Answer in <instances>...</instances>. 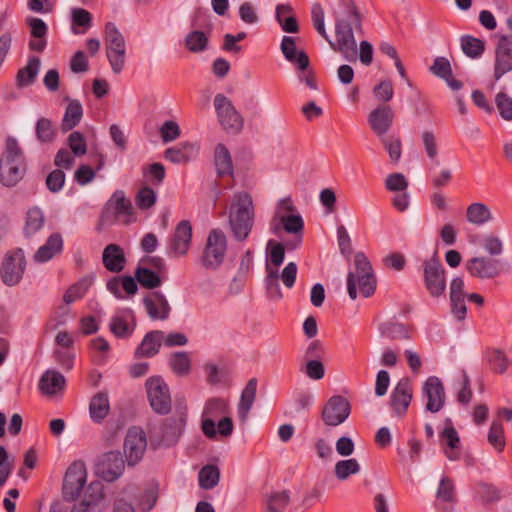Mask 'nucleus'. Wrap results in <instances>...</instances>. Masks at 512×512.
<instances>
[{
    "label": "nucleus",
    "instance_id": "obj_1",
    "mask_svg": "<svg viewBox=\"0 0 512 512\" xmlns=\"http://www.w3.org/2000/svg\"><path fill=\"white\" fill-rule=\"evenodd\" d=\"M333 14L335 17V42L331 41L326 33L324 10L320 3H314L311 8L313 26L329 42L334 51L339 52L345 60L356 62L357 42L354 31L363 32V17L354 0H339L338 8L334 10Z\"/></svg>",
    "mask_w": 512,
    "mask_h": 512
},
{
    "label": "nucleus",
    "instance_id": "obj_2",
    "mask_svg": "<svg viewBox=\"0 0 512 512\" xmlns=\"http://www.w3.org/2000/svg\"><path fill=\"white\" fill-rule=\"evenodd\" d=\"M26 161L18 141L11 136L6 138L5 151L0 159V183L5 187L16 186L24 177Z\"/></svg>",
    "mask_w": 512,
    "mask_h": 512
},
{
    "label": "nucleus",
    "instance_id": "obj_3",
    "mask_svg": "<svg viewBox=\"0 0 512 512\" xmlns=\"http://www.w3.org/2000/svg\"><path fill=\"white\" fill-rule=\"evenodd\" d=\"M229 225L237 241L242 242L248 238L254 225V207L247 192L234 195L229 211Z\"/></svg>",
    "mask_w": 512,
    "mask_h": 512
},
{
    "label": "nucleus",
    "instance_id": "obj_4",
    "mask_svg": "<svg viewBox=\"0 0 512 512\" xmlns=\"http://www.w3.org/2000/svg\"><path fill=\"white\" fill-rule=\"evenodd\" d=\"M355 272L347 274V291L352 300L357 298V286L361 295L365 298L375 293L377 279L372 265L363 252H357L354 256Z\"/></svg>",
    "mask_w": 512,
    "mask_h": 512
},
{
    "label": "nucleus",
    "instance_id": "obj_5",
    "mask_svg": "<svg viewBox=\"0 0 512 512\" xmlns=\"http://www.w3.org/2000/svg\"><path fill=\"white\" fill-rule=\"evenodd\" d=\"M27 267V259L22 248H14L6 252L0 264V279L8 287L18 285L23 279Z\"/></svg>",
    "mask_w": 512,
    "mask_h": 512
},
{
    "label": "nucleus",
    "instance_id": "obj_6",
    "mask_svg": "<svg viewBox=\"0 0 512 512\" xmlns=\"http://www.w3.org/2000/svg\"><path fill=\"white\" fill-rule=\"evenodd\" d=\"M423 285L433 298H439L446 291V270L435 254L422 262Z\"/></svg>",
    "mask_w": 512,
    "mask_h": 512
},
{
    "label": "nucleus",
    "instance_id": "obj_7",
    "mask_svg": "<svg viewBox=\"0 0 512 512\" xmlns=\"http://www.w3.org/2000/svg\"><path fill=\"white\" fill-rule=\"evenodd\" d=\"M227 251V239L223 231L213 229L210 231L200 263L206 270H217L224 261Z\"/></svg>",
    "mask_w": 512,
    "mask_h": 512
},
{
    "label": "nucleus",
    "instance_id": "obj_8",
    "mask_svg": "<svg viewBox=\"0 0 512 512\" xmlns=\"http://www.w3.org/2000/svg\"><path fill=\"white\" fill-rule=\"evenodd\" d=\"M105 48L112 71L119 74L125 65V40L112 22L105 25Z\"/></svg>",
    "mask_w": 512,
    "mask_h": 512
},
{
    "label": "nucleus",
    "instance_id": "obj_9",
    "mask_svg": "<svg viewBox=\"0 0 512 512\" xmlns=\"http://www.w3.org/2000/svg\"><path fill=\"white\" fill-rule=\"evenodd\" d=\"M214 107L219 123L226 132L239 134L242 131L244 119L228 97L222 93L216 94Z\"/></svg>",
    "mask_w": 512,
    "mask_h": 512
},
{
    "label": "nucleus",
    "instance_id": "obj_10",
    "mask_svg": "<svg viewBox=\"0 0 512 512\" xmlns=\"http://www.w3.org/2000/svg\"><path fill=\"white\" fill-rule=\"evenodd\" d=\"M146 392L152 410L159 415H167L171 411L172 401L168 385L159 376L146 380Z\"/></svg>",
    "mask_w": 512,
    "mask_h": 512
},
{
    "label": "nucleus",
    "instance_id": "obj_11",
    "mask_svg": "<svg viewBox=\"0 0 512 512\" xmlns=\"http://www.w3.org/2000/svg\"><path fill=\"white\" fill-rule=\"evenodd\" d=\"M175 411L162 424V439L169 445L176 444L183 434L188 416V408L183 399H176Z\"/></svg>",
    "mask_w": 512,
    "mask_h": 512
},
{
    "label": "nucleus",
    "instance_id": "obj_12",
    "mask_svg": "<svg viewBox=\"0 0 512 512\" xmlns=\"http://www.w3.org/2000/svg\"><path fill=\"white\" fill-rule=\"evenodd\" d=\"M133 215V206L129 199L125 197L122 190H116L110 199L104 205L100 215V221L104 224H110L117 221L121 216H126L124 224L130 223V217Z\"/></svg>",
    "mask_w": 512,
    "mask_h": 512
},
{
    "label": "nucleus",
    "instance_id": "obj_13",
    "mask_svg": "<svg viewBox=\"0 0 512 512\" xmlns=\"http://www.w3.org/2000/svg\"><path fill=\"white\" fill-rule=\"evenodd\" d=\"M87 472L83 462H73L65 473L62 486L63 499L72 502L81 494L86 484Z\"/></svg>",
    "mask_w": 512,
    "mask_h": 512
},
{
    "label": "nucleus",
    "instance_id": "obj_14",
    "mask_svg": "<svg viewBox=\"0 0 512 512\" xmlns=\"http://www.w3.org/2000/svg\"><path fill=\"white\" fill-rule=\"evenodd\" d=\"M123 448L128 465L135 466L138 464L147 448V438L144 430L140 427L129 428Z\"/></svg>",
    "mask_w": 512,
    "mask_h": 512
},
{
    "label": "nucleus",
    "instance_id": "obj_15",
    "mask_svg": "<svg viewBox=\"0 0 512 512\" xmlns=\"http://www.w3.org/2000/svg\"><path fill=\"white\" fill-rule=\"evenodd\" d=\"M509 72H512V37L502 35L499 37L494 49V81H499Z\"/></svg>",
    "mask_w": 512,
    "mask_h": 512
},
{
    "label": "nucleus",
    "instance_id": "obj_16",
    "mask_svg": "<svg viewBox=\"0 0 512 512\" xmlns=\"http://www.w3.org/2000/svg\"><path fill=\"white\" fill-rule=\"evenodd\" d=\"M351 405L341 395H334L326 402L322 409L321 418L327 426H338L350 415Z\"/></svg>",
    "mask_w": 512,
    "mask_h": 512
},
{
    "label": "nucleus",
    "instance_id": "obj_17",
    "mask_svg": "<svg viewBox=\"0 0 512 512\" xmlns=\"http://www.w3.org/2000/svg\"><path fill=\"white\" fill-rule=\"evenodd\" d=\"M125 460L119 451L104 453L98 460L96 472L99 477L107 482H114L124 472Z\"/></svg>",
    "mask_w": 512,
    "mask_h": 512
},
{
    "label": "nucleus",
    "instance_id": "obj_18",
    "mask_svg": "<svg viewBox=\"0 0 512 512\" xmlns=\"http://www.w3.org/2000/svg\"><path fill=\"white\" fill-rule=\"evenodd\" d=\"M468 273L478 279H494L501 274L500 260L486 256L472 257L465 263Z\"/></svg>",
    "mask_w": 512,
    "mask_h": 512
},
{
    "label": "nucleus",
    "instance_id": "obj_19",
    "mask_svg": "<svg viewBox=\"0 0 512 512\" xmlns=\"http://www.w3.org/2000/svg\"><path fill=\"white\" fill-rule=\"evenodd\" d=\"M395 118V113L390 105L380 104L370 111L367 116V122L370 129L378 137H385L391 129Z\"/></svg>",
    "mask_w": 512,
    "mask_h": 512
},
{
    "label": "nucleus",
    "instance_id": "obj_20",
    "mask_svg": "<svg viewBox=\"0 0 512 512\" xmlns=\"http://www.w3.org/2000/svg\"><path fill=\"white\" fill-rule=\"evenodd\" d=\"M413 397L411 381L408 377L401 378L390 395V406L397 417H404Z\"/></svg>",
    "mask_w": 512,
    "mask_h": 512
},
{
    "label": "nucleus",
    "instance_id": "obj_21",
    "mask_svg": "<svg viewBox=\"0 0 512 512\" xmlns=\"http://www.w3.org/2000/svg\"><path fill=\"white\" fill-rule=\"evenodd\" d=\"M422 392L427 402L425 410L438 413L445 404L446 394L442 381L436 376H430L423 384Z\"/></svg>",
    "mask_w": 512,
    "mask_h": 512
},
{
    "label": "nucleus",
    "instance_id": "obj_22",
    "mask_svg": "<svg viewBox=\"0 0 512 512\" xmlns=\"http://www.w3.org/2000/svg\"><path fill=\"white\" fill-rule=\"evenodd\" d=\"M192 231L190 221H180L169 240L168 254L177 257L186 255L191 245Z\"/></svg>",
    "mask_w": 512,
    "mask_h": 512
},
{
    "label": "nucleus",
    "instance_id": "obj_23",
    "mask_svg": "<svg viewBox=\"0 0 512 512\" xmlns=\"http://www.w3.org/2000/svg\"><path fill=\"white\" fill-rule=\"evenodd\" d=\"M284 58L294 64L300 71H307L310 65L309 56L304 50L297 51L294 37L284 36L280 45Z\"/></svg>",
    "mask_w": 512,
    "mask_h": 512
},
{
    "label": "nucleus",
    "instance_id": "obj_24",
    "mask_svg": "<svg viewBox=\"0 0 512 512\" xmlns=\"http://www.w3.org/2000/svg\"><path fill=\"white\" fill-rule=\"evenodd\" d=\"M198 153L199 146L196 143L186 141L167 148L164 157L173 164H186L196 158Z\"/></svg>",
    "mask_w": 512,
    "mask_h": 512
},
{
    "label": "nucleus",
    "instance_id": "obj_25",
    "mask_svg": "<svg viewBox=\"0 0 512 512\" xmlns=\"http://www.w3.org/2000/svg\"><path fill=\"white\" fill-rule=\"evenodd\" d=\"M26 23L30 28V35L32 37L28 44L29 49L38 53L43 52L47 46V24L37 17H28Z\"/></svg>",
    "mask_w": 512,
    "mask_h": 512
},
{
    "label": "nucleus",
    "instance_id": "obj_26",
    "mask_svg": "<svg viewBox=\"0 0 512 512\" xmlns=\"http://www.w3.org/2000/svg\"><path fill=\"white\" fill-rule=\"evenodd\" d=\"M102 262L109 272L123 271L127 262L123 248L118 244H108L103 250Z\"/></svg>",
    "mask_w": 512,
    "mask_h": 512
},
{
    "label": "nucleus",
    "instance_id": "obj_27",
    "mask_svg": "<svg viewBox=\"0 0 512 512\" xmlns=\"http://www.w3.org/2000/svg\"><path fill=\"white\" fill-rule=\"evenodd\" d=\"M164 333L160 330H153L145 334L141 343L135 349L134 357L135 358H150L156 355L161 347V342L163 340Z\"/></svg>",
    "mask_w": 512,
    "mask_h": 512
},
{
    "label": "nucleus",
    "instance_id": "obj_28",
    "mask_svg": "<svg viewBox=\"0 0 512 512\" xmlns=\"http://www.w3.org/2000/svg\"><path fill=\"white\" fill-rule=\"evenodd\" d=\"M65 385V377L56 370L45 371L39 380V390L42 394L49 396L64 390Z\"/></svg>",
    "mask_w": 512,
    "mask_h": 512
},
{
    "label": "nucleus",
    "instance_id": "obj_29",
    "mask_svg": "<svg viewBox=\"0 0 512 512\" xmlns=\"http://www.w3.org/2000/svg\"><path fill=\"white\" fill-rule=\"evenodd\" d=\"M62 248L63 240L61 235L59 233H53L48 237L45 244L37 249L33 255V260L37 263L47 262L56 254L60 253Z\"/></svg>",
    "mask_w": 512,
    "mask_h": 512
},
{
    "label": "nucleus",
    "instance_id": "obj_30",
    "mask_svg": "<svg viewBox=\"0 0 512 512\" xmlns=\"http://www.w3.org/2000/svg\"><path fill=\"white\" fill-rule=\"evenodd\" d=\"M257 379L251 378L243 389L237 406L238 418L242 423L248 419L249 412L256 398Z\"/></svg>",
    "mask_w": 512,
    "mask_h": 512
},
{
    "label": "nucleus",
    "instance_id": "obj_31",
    "mask_svg": "<svg viewBox=\"0 0 512 512\" xmlns=\"http://www.w3.org/2000/svg\"><path fill=\"white\" fill-rule=\"evenodd\" d=\"M154 298L159 303L161 311L158 310L155 300L151 296H145L143 298V304L147 310V313L151 319L165 320L168 318L170 313V305L162 292L156 291L153 293Z\"/></svg>",
    "mask_w": 512,
    "mask_h": 512
},
{
    "label": "nucleus",
    "instance_id": "obj_32",
    "mask_svg": "<svg viewBox=\"0 0 512 512\" xmlns=\"http://www.w3.org/2000/svg\"><path fill=\"white\" fill-rule=\"evenodd\" d=\"M68 101V105L65 109V113L61 122V130L68 132L76 127L83 116V108L81 103L76 99H70L68 96L64 98Z\"/></svg>",
    "mask_w": 512,
    "mask_h": 512
},
{
    "label": "nucleus",
    "instance_id": "obj_33",
    "mask_svg": "<svg viewBox=\"0 0 512 512\" xmlns=\"http://www.w3.org/2000/svg\"><path fill=\"white\" fill-rule=\"evenodd\" d=\"M45 224L43 211L38 206L29 208L25 216L23 234L26 238L34 236Z\"/></svg>",
    "mask_w": 512,
    "mask_h": 512
},
{
    "label": "nucleus",
    "instance_id": "obj_34",
    "mask_svg": "<svg viewBox=\"0 0 512 512\" xmlns=\"http://www.w3.org/2000/svg\"><path fill=\"white\" fill-rule=\"evenodd\" d=\"M110 411L109 399L106 393L98 392L89 404V413L95 423H102Z\"/></svg>",
    "mask_w": 512,
    "mask_h": 512
},
{
    "label": "nucleus",
    "instance_id": "obj_35",
    "mask_svg": "<svg viewBox=\"0 0 512 512\" xmlns=\"http://www.w3.org/2000/svg\"><path fill=\"white\" fill-rule=\"evenodd\" d=\"M214 164L219 177L233 174V163L230 152L222 143L217 144L215 147Z\"/></svg>",
    "mask_w": 512,
    "mask_h": 512
},
{
    "label": "nucleus",
    "instance_id": "obj_36",
    "mask_svg": "<svg viewBox=\"0 0 512 512\" xmlns=\"http://www.w3.org/2000/svg\"><path fill=\"white\" fill-rule=\"evenodd\" d=\"M127 314L130 315L132 324L130 325L122 316H113L109 325L110 331L117 338L130 337L136 327L134 312L132 309H126Z\"/></svg>",
    "mask_w": 512,
    "mask_h": 512
},
{
    "label": "nucleus",
    "instance_id": "obj_37",
    "mask_svg": "<svg viewBox=\"0 0 512 512\" xmlns=\"http://www.w3.org/2000/svg\"><path fill=\"white\" fill-rule=\"evenodd\" d=\"M40 59L36 56L30 57L27 65L18 70L16 76V84L18 87L23 88L30 86L34 83L36 76L40 69Z\"/></svg>",
    "mask_w": 512,
    "mask_h": 512
},
{
    "label": "nucleus",
    "instance_id": "obj_38",
    "mask_svg": "<svg viewBox=\"0 0 512 512\" xmlns=\"http://www.w3.org/2000/svg\"><path fill=\"white\" fill-rule=\"evenodd\" d=\"M489 207L481 202L471 203L466 209V219L469 223L481 226L492 220Z\"/></svg>",
    "mask_w": 512,
    "mask_h": 512
},
{
    "label": "nucleus",
    "instance_id": "obj_39",
    "mask_svg": "<svg viewBox=\"0 0 512 512\" xmlns=\"http://www.w3.org/2000/svg\"><path fill=\"white\" fill-rule=\"evenodd\" d=\"M94 281L93 275H86L76 283L70 285L63 295V301L71 304L84 297Z\"/></svg>",
    "mask_w": 512,
    "mask_h": 512
},
{
    "label": "nucleus",
    "instance_id": "obj_40",
    "mask_svg": "<svg viewBox=\"0 0 512 512\" xmlns=\"http://www.w3.org/2000/svg\"><path fill=\"white\" fill-rule=\"evenodd\" d=\"M463 53L471 58H480L485 52V42L471 35H463L460 39Z\"/></svg>",
    "mask_w": 512,
    "mask_h": 512
},
{
    "label": "nucleus",
    "instance_id": "obj_41",
    "mask_svg": "<svg viewBox=\"0 0 512 512\" xmlns=\"http://www.w3.org/2000/svg\"><path fill=\"white\" fill-rule=\"evenodd\" d=\"M135 278L146 289H155L162 284L159 274L147 267L138 266L135 270Z\"/></svg>",
    "mask_w": 512,
    "mask_h": 512
},
{
    "label": "nucleus",
    "instance_id": "obj_42",
    "mask_svg": "<svg viewBox=\"0 0 512 512\" xmlns=\"http://www.w3.org/2000/svg\"><path fill=\"white\" fill-rule=\"evenodd\" d=\"M487 360L490 369L498 374H504L510 364L507 355L499 348L489 349L487 351Z\"/></svg>",
    "mask_w": 512,
    "mask_h": 512
},
{
    "label": "nucleus",
    "instance_id": "obj_43",
    "mask_svg": "<svg viewBox=\"0 0 512 512\" xmlns=\"http://www.w3.org/2000/svg\"><path fill=\"white\" fill-rule=\"evenodd\" d=\"M220 479V470L215 465H205L201 468L198 474L199 486L202 489L214 488Z\"/></svg>",
    "mask_w": 512,
    "mask_h": 512
},
{
    "label": "nucleus",
    "instance_id": "obj_44",
    "mask_svg": "<svg viewBox=\"0 0 512 512\" xmlns=\"http://www.w3.org/2000/svg\"><path fill=\"white\" fill-rule=\"evenodd\" d=\"M169 365L172 371L178 376H185L191 370V360L189 354L185 351L174 352L169 359Z\"/></svg>",
    "mask_w": 512,
    "mask_h": 512
},
{
    "label": "nucleus",
    "instance_id": "obj_45",
    "mask_svg": "<svg viewBox=\"0 0 512 512\" xmlns=\"http://www.w3.org/2000/svg\"><path fill=\"white\" fill-rule=\"evenodd\" d=\"M209 37L203 31L194 30L185 37V46L192 53H199L207 49Z\"/></svg>",
    "mask_w": 512,
    "mask_h": 512
},
{
    "label": "nucleus",
    "instance_id": "obj_46",
    "mask_svg": "<svg viewBox=\"0 0 512 512\" xmlns=\"http://www.w3.org/2000/svg\"><path fill=\"white\" fill-rule=\"evenodd\" d=\"M360 471V465L355 458L340 460L335 464L334 473L338 480L344 481L349 476L357 474Z\"/></svg>",
    "mask_w": 512,
    "mask_h": 512
},
{
    "label": "nucleus",
    "instance_id": "obj_47",
    "mask_svg": "<svg viewBox=\"0 0 512 512\" xmlns=\"http://www.w3.org/2000/svg\"><path fill=\"white\" fill-rule=\"evenodd\" d=\"M267 275L265 277V287L267 296L272 300H280L283 295L279 284V275L277 270H270L269 265H266Z\"/></svg>",
    "mask_w": 512,
    "mask_h": 512
},
{
    "label": "nucleus",
    "instance_id": "obj_48",
    "mask_svg": "<svg viewBox=\"0 0 512 512\" xmlns=\"http://www.w3.org/2000/svg\"><path fill=\"white\" fill-rule=\"evenodd\" d=\"M488 442L498 451L502 452L506 445L504 428L500 421H493L488 432Z\"/></svg>",
    "mask_w": 512,
    "mask_h": 512
},
{
    "label": "nucleus",
    "instance_id": "obj_49",
    "mask_svg": "<svg viewBox=\"0 0 512 512\" xmlns=\"http://www.w3.org/2000/svg\"><path fill=\"white\" fill-rule=\"evenodd\" d=\"M37 139L42 143H50L55 139L56 131L50 119L41 117L35 127Z\"/></svg>",
    "mask_w": 512,
    "mask_h": 512
},
{
    "label": "nucleus",
    "instance_id": "obj_50",
    "mask_svg": "<svg viewBox=\"0 0 512 512\" xmlns=\"http://www.w3.org/2000/svg\"><path fill=\"white\" fill-rule=\"evenodd\" d=\"M437 499L447 502H456L455 485L451 478L443 476L439 482V486L436 492Z\"/></svg>",
    "mask_w": 512,
    "mask_h": 512
},
{
    "label": "nucleus",
    "instance_id": "obj_51",
    "mask_svg": "<svg viewBox=\"0 0 512 512\" xmlns=\"http://www.w3.org/2000/svg\"><path fill=\"white\" fill-rule=\"evenodd\" d=\"M280 222L282 224V228L285 232L290 234H303L304 231V221L301 215L299 214H288L283 215L280 218Z\"/></svg>",
    "mask_w": 512,
    "mask_h": 512
},
{
    "label": "nucleus",
    "instance_id": "obj_52",
    "mask_svg": "<svg viewBox=\"0 0 512 512\" xmlns=\"http://www.w3.org/2000/svg\"><path fill=\"white\" fill-rule=\"evenodd\" d=\"M383 336L390 340L409 339L410 334L407 326L400 323H388L381 328Z\"/></svg>",
    "mask_w": 512,
    "mask_h": 512
},
{
    "label": "nucleus",
    "instance_id": "obj_53",
    "mask_svg": "<svg viewBox=\"0 0 512 512\" xmlns=\"http://www.w3.org/2000/svg\"><path fill=\"white\" fill-rule=\"evenodd\" d=\"M384 148L389 154L390 161L392 163H398L402 155V142L400 138L393 136H385L379 138Z\"/></svg>",
    "mask_w": 512,
    "mask_h": 512
},
{
    "label": "nucleus",
    "instance_id": "obj_54",
    "mask_svg": "<svg viewBox=\"0 0 512 512\" xmlns=\"http://www.w3.org/2000/svg\"><path fill=\"white\" fill-rule=\"evenodd\" d=\"M372 94L377 101L382 102V104H387L394 96V88L391 80L386 79L380 81L373 88Z\"/></svg>",
    "mask_w": 512,
    "mask_h": 512
},
{
    "label": "nucleus",
    "instance_id": "obj_55",
    "mask_svg": "<svg viewBox=\"0 0 512 512\" xmlns=\"http://www.w3.org/2000/svg\"><path fill=\"white\" fill-rule=\"evenodd\" d=\"M135 202L139 209L147 210L155 204L156 193L151 187H142L135 196Z\"/></svg>",
    "mask_w": 512,
    "mask_h": 512
},
{
    "label": "nucleus",
    "instance_id": "obj_56",
    "mask_svg": "<svg viewBox=\"0 0 512 512\" xmlns=\"http://www.w3.org/2000/svg\"><path fill=\"white\" fill-rule=\"evenodd\" d=\"M429 71L438 78L447 80L451 76L452 67L450 61L445 57H436Z\"/></svg>",
    "mask_w": 512,
    "mask_h": 512
},
{
    "label": "nucleus",
    "instance_id": "obj_57",
    "mask_svg": "<svg viewBox=\"0 0 512 512\" xmlns=\"http://www.w3.org/2000/svg\"><path fill=\"white\" fill-rule=\"evenodd\" d=\"M289 502L287 491L275 492L268 499V512H284Z\"/></svg>",
    "mask_w": 512,
    "mask_h": 512
},
{
    "label": "nucleus",
    "instance_id": "obj_58",
    "mask_svg": "<svg viewBox=\"0 0 512 512\" xmlns=\"http://www.w3.org/2000/svg\"><path fill=\"white\" fill-rule=\"evenodd\" d=\"M267 251L271 263L279 267L285 259V247L283 243L271 239L267 243Z\"/></svg>",
    "mask_w": 512,
    "mask_h": 512
},
{
    "label": "nucleus",
    "instance_id": "obj_59",
    "mask_svg": "<svg viewBox=\"0 0 512 512\" xmlns=\"http://www.w3.org/2000/svg\"><path fill=\"white\" fill-rule=\"evenodd\" d=\"M495 102L500 116L506 121H512V98L505 92H499Z\"/></svg>",
    "mask_w": 512,
    "mask_h": 512
},
{
    "label": "nucleus",
    "instance_id": "obj_60",
    "mask_svg": "<svg viewBox=\"0 0 512 512\" xmlns=\"http://www.w3.org/2000/svg\"><path fill=\"white\" fill-rule=\"evenodd\" d=\"M478 493L484 503H492L501 499V491L493 484L480 482Z\"/></svg>",
    "mask_w": 512,
    "mask_h": 512
},
{
    "label": "nucleus",
    "instance_id": "obj_61",
    "mask_svg": "<svg viewBox=\"0 0 512 512\" xmlns=\"http://www.w3.org/2000/svg\"><path fill=\"white\" fill-rule=\"evenodd\" d=\"M226 409L227 405L225 400L221 398H211L207 400L205 404L203 416L210 418L218 417L219 415L225 413Z\"/></svg>",
    "mask_w": 512,
    "mask_h": 512
},
{
    "label": "nucleus",
    "instance_id": "obj_62",
    "mask_svg": "<svg viewBox=\"0 0 512 512\" xmlns=\"http://www.w3.org/2000/svg\"><path fill=\"white\" fill-rule=\"evenodd\" d=\"M409 183L402 173H391L385 180V187L388 191H405Z\"/></svg>",
    "mask_w": 512,
    "mask_h": 512
},
{
    "label": "nucleus",
    "instance_id": "obj_63",
    "mask_svg": "<svg viewBox=\"0 0 512 512\" xmlns=\"http://www.w3.org/2000/svg\"><path fill=\"white\" fill-rule=\"evenodd\" d=\"M68 145L75 156H82L87 152L84 136L78 131H74L68 136Z\"/></svg>",
    "mask_w": 512,
    "mask_h": 512
},
{
    "label": "nucleus",
    "instance_id": "obj_64",
    "mask_svg": "<svg viewBox=\"0 0 512 512\" xmlns=\"http://www.w3.org/2000/svg\"><path fill=\"white\" fill-rule=\"evenodd\" d=\"M65 183V173L61 169H55L46 177V186L52 193L59 192Z\"/></svg>",
    "mask_w": 512,
    "mask_h": 512
}]
</instances>
